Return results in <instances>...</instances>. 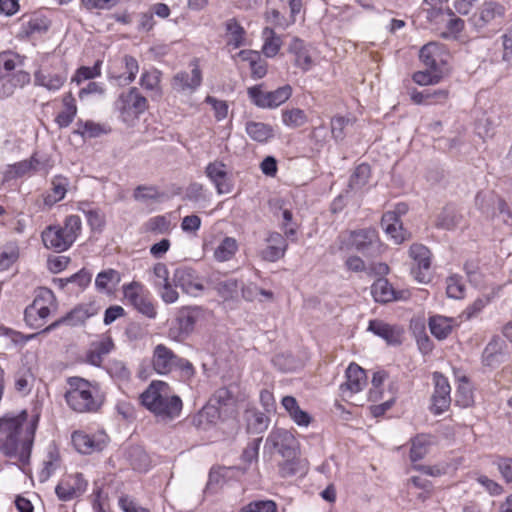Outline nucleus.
<instances>
[{"instance_id":"f257e3e1","label":"nucleus","mask_w":512,"mask_h":512,"mask_svg":"<svg viewBox=\"0 0 512 512\" xmlns=\"http://www.w3.org/2000/svg\"><path fill=\"white\" fill-rule=\"evenodd\" d=\"M38 415L28 421L26 411L17 416H4L0 419V450L9 457L19 455L21 461L30 456Z\"/></svg>"},{"instance_id":"f03ea898","label":"nucleus","mask_w":512,"mask_h":512,"mask_svg":"<svg viewBox=\"0 0 512 512\" xmlns=\"http://www.w3.org/2000/svg\"><path fill=\"white\" fill-rule=\"evenodd\" d=\"M140 399L142 405L161 422L174 420L182 411L181 398L173 394L169 385L163 381H152Z\"/></svg>"},{"instance_id":"7ed1b4c3","label":"nucleus","mask_w":512,"mask_h":512,"mask_svg":"<svg viewBox=\"0 0 512 512\" xmlns=\"http://www.w3.org/2000/svg\"><path fill=\"white\" fill-rule=\"evenodd\" d=\"M68 390L65 393L67 405L77 413L97 412L103 404L99 388L89 381L71 377L68 379Z\"/></svg>"},{"instance_id":"20e7f679","label":"nucleus","mask_w":512,"mask_h":512,"mask_svg":"<svg viewBox=\"0 0 512 512\" xmlns=\"http://www.w3.org/2000/svg\"><path fill=\"white\" fill-rule=\"evenodd\" d=\"M507 8L494 0L484 1L469 18V24L483 37H491L504 25Z\"/></svg>"},{"instance_id":"39448f33","label":"nucleus","mask_w":512,"mask_h":512,"mask_svg":"<svg viewBox=\"0 0 512 512\" xmlns=\"http://www.w3.org/2000/svg\"><path fill=\"white\" fill-rule=\"evenodd\" d=\"M82 222L79 216L69 215L64 220V225H50L46 227L42 234V242L48 249L56 252L68 250L77 237L80 235Z\"/></svg>"},{"instance_id":"423d86ee","label":"nucleus","mask_w":512,"mask_h":512,"mask_svg":"<svg viewBox=\"0 0 512 512\" xmlns=\"http://www.w3.org/2000/svg\"><path fill=\"white\" fill-rule=\"evenodd\" d=\"M123 295L125 300L139 313L149 319L156 318L157 310L155 304L151 298L150 292L143 284L133 281L123 285Z\"/></svg>"},{"instance_id":"0eeeda50","label":"nucleus","mask_w":512,"mask_h":512,"mask_svg":"<svg viewBox=\"0 0 512 512\" xmlns=\"http://www.w3.org/2000/svg\"><path fill=\"white\" fill-rule=\"evenodd\" d=\"M54 300V294L51 290L41 289L32 304L26 307L24 311L26 323L32 328H41L50 315V307L54 304Z\"/></svg>"},{"instance_id":"6e6552de","label":"nucleus","mask_w":512,"mask_h":512,"mask_svg":"<svg viewBox=\"0 0 512 512\" xmlns=\"http://www.w3.org/2000/svg\"><path fill=\"white\" fill-rule=\"evenodd\" d=\"M201 317L202 310L199 307H182L169 328V337L175 341L185 340L194 331L195 325Z\"/></svg>"},{"instance_id":"1a4fd4ad","label":"nucleus","mask_w":512,"mask_h":512,"mask_svg":"<svg viewBox=\"0 0 512 512\" xmlns=\"http://www.w3.org/2000/svg\"><path fill=\"white\" fill-rule=\"evenodd\" d=\"M247 94L250 100L259 108H277L285 103L292 95V87L287 84L274 91H263L262 85L249 87Z\"/></svg>"},{"instance_id":"9d476101","label":"nucleus","mask_w":512,"mask_h":512,"mask_svg":"<svg viewBox=\"0 0 512 512\" xmlns=\"http://www.w3.org/2000/svg\"><path fill=\"white\" fill-rule=\"evenodd\" d=\"M341 238L348 246L355 248L364 255L373 256L379 251L377 231L373 228H364L342 234Z\"/></svg>"},{"instance_id":"9b49d317","label":"nucleus","mask_w":512,"mask_h":512,"mask_svg":"<svg viewBox=\"0 0 512 512\" xmlns=\"http://www.w3.org/2000/svg\"><path fill=\"white\" fill-rule=\"evenodd\" d=\"M115 105L124 121L138 117L148 108L147 99L135 87L130 88L126 93H122Z\"/></svg>"},{"instance_id":"f8f14e48","label":"nucleus","mask_w":512,"mask_h":512,"mask_svg":"<svg viewBox=\"0 0 512 512\" xmlns=\"http://www.w3.org/2000/svg\"><path fill=\"white\" fill-rule=\"evenodd\" d=\"M409 255L414 261L411 274L419 283H428L431 279V253L422 244H413L409 249Z\"/></svg>"},{"instance_id":"ddd939ff","label":"nucleus","mask_w":512,"mask_h":512,"mask_svg":"<svg viewBox=\"0 0 512 512\" xmlns=\"http://www.w3.org/2000/svg\"><path fill=\"white\" fill-rule=\"evenodd\" d=\"M191 72L180 71L172 79V89L177 93L192 94L202 83V73L197 60L191 63Z\"/></svg>"},{"instance_id":"4468645a","label":"nucleus","mask_w":512,"mask_h":512,"mask_svg":"<svg viewBox=\"0 0 512 512\" xmlns=\"http://www.w3.org/2000/svg\"><path fill=\"white\" fill-rule=\"evenodd\" d=\"M266 446L277 450L283 458L290 459L296 455L297 440L290 431L277 429L268 435Z\"/></svg>"},{"instance_id":"2eb2a0df","label":"nucleus","mask_w":512,"mask_h":512,"mask_svg":"<svg viewBox=\"0 0 512 512\" xmlns=\"http://www.w3.org/2000/svg\"><path fill=\"white\" fill-rule=\"evenodd\" d=\"M433 380L435 383V389L432 395V411L434 414H441L450 406L451 387L447 378L438 372L433 374Z\"/></svg>"},{"instance_id":"dca6fc26","label":"nucleus","mask_w":512,"mask_h":512,"mask_svg":"<svg viewBox=\"0 0 512 512\" xmlns=\"http://www.w3.org/2000/svg\"><path fill=\"white\" fill-rule=\"evenodd\" d=\"M75 449L82 454H91L104 449L106 446L105 434H87L83 431H75L71 436Z\"/></svg>"},{"instance_id":"f3484780","label":"nucleus","mask_w":512,"mask_h":512,"mask_svg":"<svg viewBox=\"0 0 512 512\" xmlns=\"http://www.w3.org/2000/svg\"><path fill=\"white\" fill-rule=\"evenodd\" d=\"M178 357L170 348L164 344L155 346L152 355V367L160 375H166L176 369Z\"/></svg>"},{"instance_id":"a211bd4d","label":"nucleus","mask_w":512,"mask_h":512,"mask_svg":"<svg viewBox=\"0 0 512 512\" xmlns=\"http://www.w3.org/2000/svg\"><path fill=\"white\" fill-rule=\"evenodd\" d=\"M97 313V309L93 304H84L75 307L69 313L59 320L53 322L44 329V332H49L57 328L61 324L68 326H78L85 323V321L91 316Z\"/></svg>"},{"instance_id":"6ab92c4d","label":"nucleus","mask_w":512,"mask_h":512,"mask_svg":"<svg viewBox=\"0 0 512 512\" xmlns=\"http://www.w3.org/2000/svg\"><path fill=\"white\" fill-rule=\"evenodd\" d=\"M366 384L365 370L359 365L351 363L346 369V381L341 384L340 389L343 397H347L362 391Z\"/></svg>"},{"instance_id":"aec40b11","label":"nucleus","mask_w":512,"mask_h":512,"mask_svg":"<svg viewBox=\"0 0 512 512\" xmlns=\"http://www.w3.org/2000/svg\"><path fill=\"white\" fill-rule=\"evenodd\" d=\"M67 80V71L65 69L51 71L49 69H39L34 73V84L43 87L50 92H56L61 89Z\"/></svg>"},{"instance_id":"412c9836","label":"nucleus","mask_w":512,"mask_h":512,"mask_svg":"<svg viewBox=\"0 0 512 512\" xmlns=\"http://www.w3.org/2000/svg\"><path fill=\"white\" fill-rule=\"evenodd\" d=\"M173 284L180 287L186 294L197 296L203 290V286L198 282L194 270L186 267L177 268L173 274Z\"/></svg>"},{"instance_id":"4be33fe9","label":"nucleus","mask_w":512,"mask_h":512,"mask_svg":"<svg viewBox=\"0 0 512 512\" xmlns=\"http://www.w3.org/2000/svg\"><path fill=\"white\" fill-rule=\"evenodd\" d=\"M205 173L215 185L218 194H228L232 191V184L229 181L226 165L224 163L219 161L209 163Z\"/></svg>"},{"instance_id":"5701e85b","label":"nucleus","mask_w":512,"mask_h":512,"mask_svg":"<svg viewBox=\"0 0 512 512\" xmlns=\"http://www.w3.org/2000/svg\"><path fill=\"white\" fill-rule=\"evenodd\" d=\"M266 242L267 246L261 252L265 261L275 262L285 255L288 243L282 234L271 232L266 238Z\"/></svg>"},{"instance_id":"b1692460","label":"nucleus","mask_w":512,"mask_h":512,"mask_svg":"<svg viewBox=\"0 0 512 512\" xmlns=\"http://www.w3.org/2000/svg\"><path fill=\"white\" fill-rule=\"evenodd\" d=\"M368 331L384 339L388 344H400L403 329L399 326L390 325L382 320L374 319L369 321Z\"/></svg>"},{"instance_id":"393cba45","label":"nucleus","mask_w":512,"mask_h":512,"mask_svg":"<svg viewBox=\"0 0 512 512\" xmlns=\"http://www.w3.org/2000/svg\"><path fill=\"white\" fill-rule=\"evenodd\" d=\"M419 57L426 69L443 74L445 61L442 57L441 47L438 44L428 43L424 45L420 50Z\"/></svg>"},{"instance_id":"a878e982","label":"nucleus","mask_w":512,"mask_h":512,"mask_svg":"<svg viewBox=\"0 0 512 512\" xmlns=\"http://www.w3.org/2000/svg\"><path fill=\"white\" fill-rule=\"evenodd\" d=\"M288 52L294 57V65L300 68L303 72H307L312 68L314 63L309 49L301 39L293 38L289 45Z\"/></svg>"},{"instance_id":"bb28decb","label":"nucleus","mask_w":512,"mask_h":512,"mask_svg":"<svg viewBox=\"0 0 512 512\" xmlns=\"http://www.w3.org/2000/svg\"><path fill=\"white\" fill-rule=\"evenodd\" d=\"M221 418V410L214 403H207L194 417L193 424L201 430H209Z\"/></svg>"},{"instance_id":"cd10ccee","label":"nucleus","mask_w":512,"mask_h":512,"mask_svg":"<svg viewBox=\"0 0 512 512\" xmlns=\"http://www.w3.org/2000/svg\"><path fill=\"white\" fill-rule=\"evenodd\" d=\"M411 100L418 105H436L443 104L448 100L449 91L446 89H425L423 91H413Z\"/></svg>"},{"instance_id":"c85d7f7f","label":"nucleus","mask_w":512,"mask_h":512,"mask_svg":"<svg viewBox=\"0 0 512 512\" xmlns=\"http://www.w3.org/2000/svg\"><path fill=\"white\" fill-rule=\"evenodd\" d=\"M114 348V343L110 337H105L99 341L93 342L87 352V362L94 366H100L104 357Z\"/></svg>"},{"instance_id":"c756f323","label":"nucleus","mask_w":512,"mask_h":512,"mask_svg":"<svg viewBox=\"0 0 512 512\" xmlns=\"http://www.w3.org/2000/svg\"><path fill=\"white\" fill-rule=\"evenodd\" d=\"M381 225L384 231L394 239L395 243H402L406 236L397 212H386L382 216Z\"/></svg>"},{"instance_id":"7c9ffc66","label":"nucleus","mask_w":512,"mask_h":512,"mask_svg":"<svg viewBox=\"0 0 512 512\" xmlns=\"http://www.w3.org/2000/svg\"><path fill=\"white\" fill-rule=\"evenodd\" d=\"M63 110L58 113L55 122L59 128L68 127L77 114L76 100L71 92L66 93L62 98Z\"/></svg>"},{"instance_id":"2f4dec72","label":"nucleus","mask_w":512,"mask_h":512,"mask_svg":"<svg viewBox=\"0 0 512 512\" xmlns=\"http://www.w3.org/2000/svg\"><path fill=\"white\" fill-rule=\"evenodd\" d=\"M456 325L457 322L454 318L441 315H435L429 319L430 332L439 340L447 338Z\"/></svg>"},{"instance_id":"473e14b6","label":"nucleus","mask_w":512,"mask_h":512,"mask_svg":"<svg viewBox=\"0 0 512 512\" xmlns=\"http://www.w3.org/2000/svg\"><path fill=\"white\" fill-rule=\"evenodd\" d=\"M371 294L374 300L379 303H387L397 299L395 290L384 278H379L372 284Z\"/></svg>"},{"instance_id":"72a5a7b5","label":"nucleus","mask_w":512,"mask_h":512,"mask_svg":"<svg viewBox=\"0 0 512 512\" xmlns=\"http://www.w3.org/2000/svg\"><path fill=\"white\" fill-rule=\"evenodd\" d=\"M239 249L238 242L235 238L226 236L214 249V259L217 262H227L231 260Z\"/></svg>"},{"instance_id":"f704fd0d","label":"nucleus","mask_w":512,"mask_h":512,"mask_svg":"<svg viewBox=\"0 0 512 512\" xmlns=\"http://www.w3.org/2000/svg\"><path fill=\"white\" fill-rule=\"evenodd\" d=\"M263 46L262 52L266 57L272 58L276 56L282 46V40L275 31L270 27L262 30Z\"/></svg>"},{"instance_id":"c9c22d12","label":"nucleus","mask_w":512,"mask_h":512,"mask_svg":"<svg viewBox=\"0 0 512 512\" xmlns=\"http://www.w3.org/2000/svg\"><path fill=\"white\" fill-rule=\"evenodd\" d=\"M246 132L251 139L257 142H266L274 135L270 125L254 121L246 123Z\"/></svg>"},{"instance_id":"e433bc0d","label":"nucleus","mask_w":512,"mask_h":512,"mask_svg":"<svg viewBox=\"0 0 512 512\" xmlns=\"http://www.w3.org/2000/svg\"><path fill=\"white\" fill-rule=\"evenodd\" d=\"M32 173V163L28 160H23L14 164L7 165L2 174L3 182H9L19 177L29 175Z\"/></svg>"},{"instance_id":"4c0bfd02","label":"nucleus","mask_w":512,"mask_h":512,"mask_svg":"<svg viewBox=\"0 0 512 512\" xmlns=\"http://www.w3.org/2000/svg\"><path fill=\"white\" fill-rule=\"evenodd\" d=\"M121 280L120 273L114 269H107L98 273L95 286L99 291H111Z\"/></svg>"},{"instance_id":"58836bf2","label":"nucleus","mask_w":512,"mask_h":512,"mask_svg":"<svg viewBox=\"0 0 512 512\" xmlns=\"http://www.w3.org/2000/svg\"><path fill=\"white\" fill-rule=\"evenodd\" d=\"M371 169L366 163L358 165L352 173L349 180V187L352 190L358 191L365 187L370 179Z\"/></svg>"},{"instance_id":"ea45409f","label":"nucleus","mask_w":512,"mask_h":512,"mask_svg":"<svg viewBox=\"0 0 512 512\" xmlns=\"http://www.w3.org/2000/svg\"><path fill=\"white\" fill-rule=\"evenodd\" d=\"M74 132L83 138H96L102 134L107 133V130L103 125L95 123L91 120H79L76 123V129Z\"/></svg>"},{"instance_id":"a19ab883","label":"nucleus","mask_w":512,"mask_h":512,"mask_svg":"<svg viewBox=\"0 0 512 512\" xmlns=\"http://www.w3.org/2000/svg\"><path fill=\"white\" fill-rule=\"evenodd\" d=\"M49 28V22L43 17H31L28 21L22 23L21 35L25 37L32 36L34 34H42Z\"/></svg>"},{"instance_id":"79ce46f5","label":"nucleus","mask_w":512,"mask_h":512,"mask_svg":"<svg viewBox=\"0 0 512 512\" xmlns=\"http://www.w3.org/2000/svg\"><path fill=\"white\" fill-rule=\"evenodd\" d=\"M67 179L64 177H55L52 181L51 193L45 196L44 203L47 206H52L62 200L66 195Z\"/></svg>"},{"instance_id":"37998d69","label":"nucleus","mask_w":512,"mask_h":512,"mask_svg":"<svg viewBox=\"0 0 512 512\" xmlns=\"http://www.w3.org/2000/svg\"><path fill=\"white\" fill-rule=\"evenodd\" d=\"M461 220V216L457 213L455 208L447 206L443 208L437 217L436 226L438 228L451 230L455 228Z\"/></svg>"},{"instance_id":"c03bdc74","label":"nucleus","mask_w":512,"mask_h":512,"mask_svg":"<svg viewBox=\"0 0 512 512\" xmlns=\"http://www.w3.org/2000/svg\"><path fill=\"white\" fill-rule=\"evenodd\" d=\"M282 122L289 128H298L307 122L306 113L300 108L282 110Z\"/></svg>"},{"instance_id":"a18cd8bd","label":"nucleus","mask_w":512,"mask_h":512,"mask_svg":"<svg viewBox=\"0 0 512 512\" xmlns=\"http://www.w3.org/2000/svg\"><path fill=\"white\" fill-rule=\"evenodd\" d=\"M473 392L470 383L465 379H461L455 392V403L462 408L469 407L473 404Z\"/></svg>"},{"instance_id":"49530a36","label":"nucleus","mask_w":512,"mask_h":512,"mask_svg":"<svg viewBox=\"0 0 512 512\" xmlns=\"http://www.w3.org/2000/svg\"><path fill=\"white\" fill-rule=\"evenodd\" d=\"M430 437L427 435H418L412 440L410 449V460L416 462L425 457L428 453Z\"/></svg>"},{"instance_id":"de8ad7c7","label":"nucleus","mask_w":512,"mask_h":512,"mask_svg":"<svg viewBox=\"0 0 512 512\" xmlns=\"http://www.w3.org/2000/svg\"><path fill=\"white\" fill-rule=\"evenodd\" d=\"M160 76L161 73L158 70L145 71L141 75L140 85L159 97L161 95Z\"/></svg>"},{"instance_id":"09e8293b","label":"nucleus","mask_w":512,"mask_h":512,"mask_svg":"<svg viewBox=\"0 0 512 512\" xmlns=\"http://www.w3.org/2000/svg\"><path fill=\"white\" fill-rule=\"evenodd\" d=\"M226 30L229 34V45L238 48L244 44L245 30L234 18L226 22Z\"/></svg>"},{"instance_id":"8fccbe9b","label":"nucleus","mask_w":512,"mask_h":512,"mask_svg":"<svg viewBox=\"0 0 512 512\" xmlns=\"http://www.w3.org/2000/svg\"><path fill=\"white\" fill-rule=\"evenodd\" d=\"M55 492L60 500L70 501L81 495V486L73 488L70 476H68L56 486Z\"/></svg>"},{"instance_id":"3c124183","label":"nucleus","mask_w":512,"mask_h":512,"mask_svg":"<svg viewBox=\"0 0 512 512\" xmlns=\"http://www.w3.org/2000/svg\"><path fill=\"white\" fill-rule=\"evenodd\" d=\"M107 372L118 382H126L131 377L130 369L120 360H111L107 365Z\"/></svg>"},{"instance_id":"603ef678","label":"nucleus","mask_w":512,"mask_h":512,"mask_svg":"<svg viewBox=\"0 0 512 512\" xmlns=\"http://www.w3.org/2000/svg\"><path fill=\"white\" fill-rule=\"evenodd\" d=\"M101 64L102 61L97 60L92 67L81 66L79 67L73 77L71 78L72 82L77 83L78 85L84 81L96 78L101 75Z\"/></svg>"},{"instance_id":"864d4df0","label":"nucleus","mask_w":512,"mask_h":512,"mask_svg":"<svg viewBox=\"0 0 512 512\" xmlns=\"http://www.w3.org/2000/svg\"><path fill=\"white\" fill-rule=\"evenodd\" d=\"M296 15L297 14H292L290 12V17L289 19H287L280 13L279 10L271 9L265 12V20L268 23L274 25L275 27L286 29L287 27L295 23Z\"/></svg>"},{"instance_id":"5fc2aeb1","label":"nucleus","mask_w":512,"mask_h":512,"mask_svg":"<svg viewBox=\"0 0 512 512\" xmlns=\"http://www.w3.org/2000/svg\"><path fill=\"white\" fill-rule=\"evenodd\" d=\"M446 292L448 297L453 299H461L465 295V285L458 275H452L446 280Z\"/></svg>"},{"instance_id":"6e6d98bb","label":"nucleus","mask_w":512,"mask_h":512,"mask_svg":"<svg viewBox=\"0 0 512 512\" xmlns=\"http://www.w3.org/2000/svg\"><path fill=\"white\" fill-rule=\"evenodd\" d=\"M125 72L118 76L119 79H123L126 84L133 82L139 72L138 61L130 55H125L122 60Z\"/></svg>"},{"instance_id":"4d7b16f0","label":"nucleus","mask_w":512,"mask_h":512,"mask_svg":"<svg viewBox=\"0 0 512 512\" xmlns=\"http://www.w3.org/2000/svg\"><path fill=\"white\" fill-rule=\"evenodd\" d=\"M29 81H30L29 74H27L25 72H19V73L13 75V77L11 79H8L3 83V85H2L3 92L1 94V96L8 97V96L12 95L14 92V88L16 86H18V85L23 86L25 83H28Z\"/></svg>"},{"instance_id":"13d9d810","label":"nucleus","mask_w":512,"mask_h":512,"mask_svg":"<svg viewBox=\"0 0 512 512\" xmlns=\"http://www.w3.org/2000/svg\"><path fill=\"white\" fill-rule=\"evenodd\" d=\"M239 512H277V506L272 500H258L245 505Z\"/></svg>"},{"instance_id":"bf43d9fd","label":"nucleus","mask_w":512,"mask_h":512,"mask_svg":"<svg viewBox=\"0 0 512 512\" xmlns=\"http://www.w3.org/2000/svg\"><path fill=\"white\" fill-rule=\"evenodd\" d=\"M442 75L443 74L440 72H433L430 69H426L425 71H418L414 73L413 81L422 86L433 85L437 84L441 80Z\"/></svg>"},{"instance_id":"052dcab7","label":"nucleus","mask_w":512,"mask_h":512,"mask_svg":"<svg viewBox=\"0 0 512 512\" xmlns=\"http://www.w3.org/2000/svg\"><path fill=\"white\" fill-rule=\"evenodd\" d=\"M215 289L222 298L230 299L234 296L235 293H237L238 281L233 278L219 281L216 283Z\"/></svg>"},{"instance_id":"680f3d73","label":"nucleus","mask_w":512,"mask_h":512,"mask_svg":"<svg viewBox=\"0 0 512 512\" xmlns=\"http://www.w3.org/2000/svg\"><path fill=\"white\" fill-rule=\"evenodd\" d=\"M133 197L136 201L147 202L157 200L160 197V193L154 186L140 185L134 190Z\"/></svg>"},{"instance_id":"e2e57ef3","label":"nucleus","mask_w":512,"mask_h":512,"mask_svg":"<svg viewBox=\"0 0 512 512\" xmlns=\"http://www.w3.org/2000/svg\"><path fill=\"white\" fill-rule=\"evenodd\" d=\"M464 270L469 281L478 286L482 283L483 275L480 271L479 262L477 259H471L465 262Z\"/></svg>"},{"instance_id":"0e129e2a","label":"nucleus","mask_w":512,"mask_h":512,"mask_svg":"<svg viewBox=\"0 0 512 512\" xmlns=\"http://www.w3.org/2000/svg\"><path fill=\"white\" fill-rule=\"evenodd\" d=\"M147 231L164 234L170 229V222L165 216H155L146 223Z\"/></svg>"},{"instance_id":"69168bd1","label":"nucleus","mask_w":512,"mask_h":512,"mask_svg":"<svg viewBox=\"0 0 512 512\" xmlns=\"http://www.w3.org/2000/svg\"><path fill=\"white\" fill-rule=\"evenodd\" d=\"M282 224L281 229L283 230L286 237H293L297 232V225L293 222V214L289 209L281 208Z\"/></svg>"},{"instance_id":"338daca9","label":"nucleus","mask_w":512,"mask_h":512,"mask_svg":"<svg viewBox=\"0 0 512 512\" xmlns=\"http://www.w3.org/2000/svg\"><path fill=\"white\" fill-rule=\"evenodd\" d=\"M500 356L501 353L498 342H490L482 354L483 362L488 366H492L497 363Z\"/></svg>"},{"instance_id":"774afa93","label":"nucleus","mask_w":512,"mask_h":512,"mask_svg":"<svg viewBox=\"0 0 512 512\" xmlns=\"http://www.w3.org/2000/svg\"><path fill=\"white\" fill-rule=\"evenodd\" d=\"M233 397L227 388H219L210 399L209 403H214L220 410L233 404Z\"/></svg>"}]
</instances>
